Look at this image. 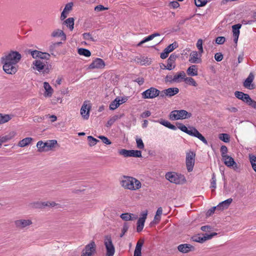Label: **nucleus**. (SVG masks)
<instances>
[{
	"label": "nucleus",
	"mask_w": 256,
	"mask_h": 256,
	"mask_svg": "<svg viewBox=\"0 0 256 256\" xmlns=\"http://www.w3.org/2000/svg\"><path fill=\"white\" fill-rule=\"evenodd\" d=\"M22 58V55L16 51H10L5 54L2 58L3 70L8 74H14L18 70V64Z\"/></svg>",
	"instance_id": "obj_1"
},
{
	"label": "nucleus",
	"mask_w": 256,
	"mask_h": 256,
	"mask_svg": "<svg viewBox=\"0 0 256 256\" xmlns=\"http://www.w3.org/2000/svg\"><path fill=\"white\" fill-rule=\"evenodd\" d=\"M30 54L35 59L32 62L31 68L40 72H48V60L50 58V54L47 52H42L36 50L30 51Z\"/></svg>",
	"instance_id": "obj_2"
},
{
	"label": "nucleus",
	"mask_w": 256,
	"mask_h": 256,
	"mask_svg": "<svg viewBox=\"0 0 256 256\" xmlns=\"http://www.w3.org/2000/svg\"><path fill=\"white\" fill-rule=\"evenodd\" d=\"M121 186L126 190L136 191L142 188L141 182L135 178L124 176L120 180Z\"/></svg>",
	"instance_id": "obj_3"
},
{
	"label": "nucleus",
	"mask_w": 256,
	"mask_h": 256,
	"mask_svg": "<svg viewBox=\"0 0 256 256\" xmlns=\"http://www.w3.org/2000/svg\"><path fill=\"white\" fill-rule=\"evenodd\" d=\"M165 178L170 182L176 184L182 185L186 182V178L184 174L175 172H167Z\"/></svg>",
	"instance_id": "obj_4"
},
{
	"label": "nucleus",
	"mask_w": 256,
	"mask_h": 256,
	"mask_svg": "<svg viewBox=\"0 0 256 256\" xmlns=\"http://www.w3.org/2000/svg\"><path fill=\"white\" fill-rule=\"evenodd\" d=\"M178 128L182 132H186L188 135L198 138L204 144H208V142L204 137L202 136V135L195 128L190 127L189 128H188L184 124H180L178 126Z\"/></svg>",
	"instance_id": "obj_5"
},
{
	"label": "nucleus",
	"mask_w": 256,
	"mask_h": 256,
	"mask_svg": "<svg viewBox=\"0 0 256 256\" xmlns=\"http://www.w3.org/2000/svg\"><path fill=\"white\" fill-rule=\"evenodd\" d=\"M33 224V221L32 218L22 217L14 221L15 227L20 230H27Z\"/></svg>",
	"instance_id": "obj_6"
},
{
	"label": "nucleus",
	"mask_w": 256,
	"mask_h": 256,
	"mask_svg": "<svg viewBox=\"0 0 256 256\" xmlns=\"http://www.w3.org/2000/svg\"><path fill=\"white\" fill-rule=\"evenodd\" d=\"M56 144L57 141L54 140H46L45 142L40 140L37 142L36 147L38 152H46L52 150Z\"/></svg>",
	"instance_id": "obj_7"
},
{
	"label": "nucleus",
	"mask_w": 256,
	"mask_h": 256,
	"mask_svg": "<svg viewBox=\"0 0 256 256\" xmlns=\"http://www.w3.org/2000/svg\"><path fill=\"white\" fill-rule=\"evenodd\" d=\"M192 114L184 110H174L170 112L169 118L171 120L186 119L190 118Z\"/></svg>",
	"instance_id": "obj_8"
},
{
	"label": "nucleus",
	"mask_w": 256,
	"mask_h": 256,
	"mask_svg": "<svg viewBox=\"0 0 256 256\" xmlns=\"http://www.w3.org/2000/svg\"><path fill=\"white\" fill-rule=\"evenodd\" d=\"M104 244L106 249V256H114L115 253V248L111 235L107 234L104 236Z\"/></svg>",
	"instance_id": "obj_9"
},
{
	"label": "nucleus",
	"mask_w": 256,
	"mask_h": 256,
	"mask_svg": "<svg viewBox=\"0 0 256 256\" xmlns=\"http://www.w3.org/2000/svg\"><path fill=\"white\" fill-rule=\"evenodd\" d=\"M196 154L192 150L186 152V164L188 172H192L195 163Z\"/></svg>",
	"instance_id": "obj_10"
},
{
	"label": "nucleus",
	"mask_w": 256,
	"mask_h": 256,
	"mask_svg": "<svg viewBox=\"0 0 256 256\" xmlns=\"http://www.w3.org/2000/svg\"><path fill=\"white\" fill-rule=\"evenodd\" d=\"M96 252V244L92 240L86 245L82 252L81 256H92Z\"/></svg>",
	"instance_id": "obj_11"
},
{
	"label": "nucleus",
	"mask_w": 256,
	"mask_h": 256,
	"mask_svg": "<svg viewBox=\"0 0 256 256\" xmlns=\"http://www.w3.org/2000/svg\"><path fill=\"white\" fill-rule=\"evenodd\" d=\"M160 90L158 89L151 87L142 92V98H154L158 96L160 94Z\"/></svg>",
	"instance_id": "obj_12"
},
{
	"label": "nucleus",
	"mask_w": 256,
	"mask_h": 256,
	"mask_svg": "<svg viewBox=\"0 0 256 256\" xmlns=\"http://www.w3.org/2000/svg\"><path fill=\"white\" fill-rule=\"evenodd\" d=\"M148 214L147 210L142 212L140 214V217L139 218L136 223V230L138 232H140L143 230Z\"/></svg>",
	"instance_id": "obj_13"
},
{
	"label": "nucleus",
	"mask_w": 256,
	"mask_h": 256,
	"mask_svg": "<svg viewBox=\"0 0 256 256\" xmlns=\"http://www.w3.org/2000/svg\"><path fill=\"white\" fill-rule=\"evenodd\" d=\"M90 108L91 106L88 102H84L82 104L80 110V113L84 120H87L88 119Z\"/></svg>",
	"instance_id": "obj_14"
},
{
	"label": "nucleus",
	"mask_w": 256,
	"mask_h": 256,
	"mask_svg": "<svg viewBox=\"0 0 256 256\" xmlns=\"http://www.w3.org/2000/svg\"><path fill=\"white\" fill-rule=\"evenodd\" d=\"M178 56L174 54H172L167 60L166 65L163 64L164 66V70H172L176 67V60Z\"/></svg>",
	"instance_id": "obj_15"
},
{
	"label": "nucleus",
	"mask_w": 256,
	"mask_h": 256,
	"mask_svg": "<svg viewBox=\"0 0 256 256\" xmlns=\"http://www.w3.org/2000/svg\"><path fill=\"white\" fill-rule=\"evenodd\" d=\"M105 66V62L102 58H96L90 64L88 68L90 69H102Z\"/></svg>",
	"instance_id": "obj_16"
},
{
	"label": "nucleus",
	"mask_w": 256,
	"mask_h": 256,
	"mask_svg": "<svg viewBox=\"0 0 256 256\" xmlns=\"http://www.w3.org/2000/svg\"><path fill=\"white\" fill-rule=\"evenodd\" d=\"M126 100V98L116 97L110 104V109L114 110L117 108L121 104L124 103Z\"/></svg>",
	"instance_id": "obj_17"
},
{
	"label": "nucleus",
	"mask_w": 256,
	"mask_h": 256,
	"mask_svg": "<svg viewBox=\"0 0 256 256\" xmlns=\"http://www.w3.org/2000/svg\"><path fill=\"white\" fill-rule=\"evenodd\" d=\"M202 54L196 51H192L190 55L189 62L193 64H198L202 62Z\"/></svg>",
	"instance_id": "obj_18"
},
{
	"label": "nucleus",
	"mask_w": 256,
	"mask_h": 256,
	"mask_svg": "<svg viewBox=\"0 0 256 256\" xmlns=\"http://www.w3.org/2000/svg\"><path fill=\"white\" fill-rule=\"evenodd\" d=\"M222 160L225 165L227 166H233L234 168H237V164L232 157L228 155L224 156V158H222Z\"/></svg>",
	"instance_id": "obj_19"
},
{
	"label": "nucleus",
	"mask_w": 256,
	"mask_h": 256,
	"mask_svg": "<svg viewBox=\"0 0 256 256\" xmlns=\"http://www.w3.org/2000/svg\"><path fill=\"white\" fill-rule=\"evenodd\" d=\"M34 205L36 208H44V207H51L53 208L56 206L58 204L54 201H46L43 202H34Z\"/></svg>",
	"instance_id": "obj_20"
},
{
	"label": "nucleus",
	"mask_w": 256,
	"mask_h": 256,
	"mask_svg": "<svg viewBox=\"0 0 256 256\" xmlns=\"http://www.w3.org/2000/svg\"><path fill=\"white\" fill-rule=\"evenodd\" d=\"M178 250L182 253H188L194 250V246L190 244H181L178 246Z\"/></svg>",
	"instance_id": "obj_21"
},
{
	"label": "nucleus",
	"mask_w": 256,
	"mask_h": 256,
	"mask_svg": "<svg viewBox=\"0 0 256 256\" xmlns=\"http://www.w3.org/2000/svg\"><path fill=\"white\" fill-rule=\"evenodd\" d=\"M254 79V76L251 72L248 75V77L246 78L245 81L244 82V86L245 88L249 89L252 90L254 88V84H252V82Z\"/></svg>",
	"instance_id": "obj_22"
},
{
	"label": "nucleus",
	"mask_w": 256,
	"mask_h": 256,
	"mask_svg": "<svg viewBox=\"0 0 256 256\" xmlns=\"http://www.w3.org/2000/svg\"><path fill=\"white\" fill-rule=\"evenodd\" d=\"M232 202V199L230 198L226 200L220 202L216 206L217 210H224L228 208Z\"/></svg>",
	"instance_id": "obj_23"
},
{
	"label": "nucleus",
	"mask_w": 256,
	"mask_h": 256,
	"mask_svg": "<svg viewBox=\"0 0 256 256\" xmlns=\"http://www.w3.org/2000/svg\"><path fill=\"white\" fill-rule=\"evenodd\" d=\"M44 88L45 90V92L44 94V96L48 98L51 97L54 92V90L52 86L48 82H44Z\"/></svg>",
	"instance_id": "obj_24"
},
{
	"label": "nucleus",
	"mask_w": 256,
	"mask_h": 256,
	"mask_svg": "<svg viewBox=\"0 0 256 256\" xmlns=\"http://www.w3.org/2000/svg\"><path fill=\"white\" fill-rule=\"evenodd\" d=\"M120 218L124 221L133 220L137 219L138 216L132 213H124L120 216Z\"/></svg>",
	"instance_id": "obj_25"
},
{
	"label": "nucleus",
	"mask_w": 256,
	"mask_h": 256,
	"mask_svg": "<svg viewBox=\"0 0 256 256\" xmlns=\"http://www.w3.org/2000/svg\"><path fill=\"white\" fill-rule=\"evenodd\" d=\"M179 92V90L177 88H170L164 90L162 92L166 96H172L176 94H177Z\"/></svg>",
	"instance_id": "obj_26"
},
{
	"label": "nucleus",
	"mask_w": 256,
	"mask_h": 256,
	"mask_svg": "<svg viewBox=\"0 0 256 256\" xmlns=\"http://www.w3.org/2000/svg\"><path fill=\"white\" fill-rule=\"evenodd\" d=\"M234 96L236 98L242 100L246 103L250 97L248 94H244L242 92L239 91H236L234 92Z\"/></svg>",
	"instance_id": "obj_27"
},
{
	"label": "nucleus",
	"mask_w": 256,
	"mask_h": 256,
	"mask_svg": "<svg viewBox=\"0 0 256 256\" xmlns=\"http://www.w3.org/2000/svg\"><path fill=\"white\" fill-rule=\"evenodd\" d=\"M51 36L52 38L61 37L63 40H66V34L62 30L59 29L54 30L51 34Z\"/></svg>",
	"instance_id": "obj_28"
},
{
	"label": "nucleus",
	"mask_w": 256,
	"mask_h": 256,
	"mask_svg": "<svg viewBox=\"0 0 256 256\" xmlns=\"http://www.w3.org/2000/svg\"><path fill=\"white\" fill-rule=\"evenodd\" d=\"M217 233L213 232L210 234H205L204 236L202 237H198V238L194 240V241L200 243H202L206 241V240L211 239L214 236H216Z\"/></svg>",
	"instance_id": "obj_29"
},
{
	"label": "nucleus",
	"mask_w": 256,
	"mask_h": 256,
	"mask_svg": "<svg viewBox=\"0 0 256 256\" xmlns=\"http://www.w3.org/2000/svg\"><path fill=\"white\" fill-rule=\"evenodd\" d=\"M154 122H158L160 123V124L171 129L172 130H176V128L175 126L172 124L170 122L168 121L163 120V119H160L158 120H154Z\"/></svg>",
	"instance_id": "obj_30"
},
{
	"label": "nucleus",
	"mask_w": 256,
	"mask_h": 256,
	"mask_svg": "<svg viewBox=\"0 0 256 256\" xmlns=\"http://www.w3.org/2000/svg\"><path fill=\"white\" fill-rule=\"evenodd\" d=\"M187 74L191 76H196L198 74V69L197 66L192 65L190 66L186 70Z\"/></svg>",
	"instance_id": "obj_31"
},
{
	"label": "nucleus",
	"mask_w": 256,
	"mask_h": 256,
	"mask_svg": "<svg viewBox=\"0 0 256 256\" xmlns=\"http://www.w3.org/2000/svg\"><path fill=\"white\" fill-rule=\"evenodd\" d=\"M144 244V240H139L138 242L135 250L134 252V256H141L142 253H141V250L142 246Z\"/></svg>",
	"instance_id": "obj_32"
},
{
	"label": "nucleus",
	"mask_w": 256,
	"mask_h": 256,
	"mask_svg": "<svg viewBox=\"0 0 256 256\" xmlns=\"http://www.w3.org/2000/svg\"><path fill=\"white\" fill-rule=\"evenodd\" d=\"M32 140L33 139L32 138L28 137L24 138L18 142V146L20 148H23L28 146V145L31 144Z\"/></svg>",
	"instance_id": "obj_33"
},
{
	"label": "nucleus",
	"mask_w": 256,
	"mask_h": 256,
	"mask_svg": "<svg viewBox=\"0 0 256 256\" xmlns=\"http://www.w3.org/2000/svg\"><path fill=\"white\" fill-rule=\"evenodd\" d=\"M13 117L12 114H2L0 113V124H5L10 121Z\"/></svg>",
	"instance_id": "obj_34"
},
{
	"label": "nucleus",
	"mask_w": 256,
	"mask_h": 256,
	"mask_svg": "<svg viewBox=\"0 0 256 256\" xmlns=\"http://www.w3.org/2000/svg\"><path fill=\"white\" fill-rule=\"evenodd\" d=\"M185 76V72L183 71H181L178 72L177 74L174 76L173 81L174 82H180L182 81V80H184Z\"/></svg>",
	"instance_id": "obj_35"
},
{
	"label": "nucleus",
	"mask_w": 256,
	"mask_h": 256,
	"mask_svg": "<svg viewBox=\"0 0 256 256\" xmlns=\"http://www.w3.org/2000/svg\"><path fill=\"white\" fill-rule=\"evenodd\" d=\"M160 36V34L159 33H158V32H156V33H154L152 34H150V36H148V37L144 38L143 40H142L141 42H140L138 44V46H140L142 44H143L148 42V41H150V40H152L154 38L156 37V36Z\"/></svg>",
	"instance_id": "obj_36"
},
{
	"label": "nucleus",
	"mask_w": 256,
	"mask_h": 256,
	"mask_svg": "<svg viewBox=\"0 0 256 256\" xmlns=\"http://www.w3.org/2000/svg\"><path fill=\"white\" fill-rule=\"evenodd\" d=\"M184 81L185 82L186 84L192 86H196L198 84L196 80L191 77H184Z\"/></svg>",
	"instance_id": "obj_37"
},
{
	"label": "nucleus",
	"mask_w": 256,
	"mask_h": 256,
	"mask_svg": "<svg viewBox=\"0 0 256 256\" xmlns=\"http://www.w3.org/2000/svg\"><path fill=\"white\" fill-rule=\"evenodd\" d=\"M64 23L68 27L70 30H72L74 29V19L72 18H70L66 19Z\"/></svg>",
	"instance_id": "obj_38"
},
{
	"label": "nucleus",
	"mask_w": 256,
	"mask_h": 256,
	"mask_svg": "<svg viewBox=\"0 0 256 256\" xmlns=\"http://www.w3.org/2000/svg\"><path fill=\"white\" fill-rule=\"evenodd\" d=\"M242 25L240 24H236L232 26L233 36H239L240 35V28Z\"/></svg>",
	"instance_id": "obj_39"
},
{
	"label": "nucleus",
	"mask_w": 256,
	"mask_h": 256,
	"mask_svg": "<svg viewBox=\"0 0 256 256\" xmlns=\"http://www.w3.org/2000/svg\"><path fill=\"white\" fill-rule=\"evenodd\" d=\"M78 54L80 55L84 56L86 57H89L91 55V52L89 50L82 48L78 50Z\"/></svg>",
	"instance_id": "obj_40"
},
{
	"label": "nucleus",
	"mask_w": 256,
	"mask_h": 256,
	"mask_svg": "<svg viewBox=\"0 0 256 256\" xmlns=\"http://www.w3.org/2000/svg\"><path fill=\"white\" fill-rule=\"evenodd\" d=\"M250 160L253 170L256 172V156L252 154L249 155Z\"/></svg>",
	"instance_id": "obj_41"
},
{
	"label": "nucleus",
	"mask_w": 256,
	"mask_h": 256,
	"mask_svg": "<svg viewBox=\"0 0 256 256\" xmlns=\"http://www.w3.org/2000/svg\"><path fill=\"white\" fill-rule=\"evenodd\" d=\"M178 47V43L176 42H174L172 44L168 45L166 48H164V50H166L170 54Z\"/></svg>",
	"instance_id": "obj_42"
},
{
	"label": "nucleus",
	"mask_w": 256,
	"mask_h": 256,
	"mask_svg": "<svg viewBox=\"0 0 256 256\" xmlns=\"http://www.w3.org/2000/svg\"><path fill=\"white\" fill-rule=\"evenodd\" d=\"M218 138L221 140L225 142H228L230 140V136L227 134H220Z\"/></svg>",
	"instance_id": "obj_43"
},
{
	"label": "nucleus",
	"mask_w": 256,
	"mask_h": 256,
	"mask_svg": "<svg viewBox=\"0 0 256 256\" xmlns=\"http://www.w3.org/2000/svg\"><path fill=\"white\" fill-rule=\"evenodd\" d=\"M88 142L89 145L90 146H95L97 144V142H99L98 140L94 138L92 136H88Z\"/></svg>",
	"instance_id": "obj_44"
},
{
	"label": "nucleus",
	"mask_w": 256,
	"mask_h": 256,
	"mask_svg": "<svg viewBox=\"0 0 256 256\" xmlns=\"http://www.w3.org/2000/svg\"><path fill=\"white\" fill-rule=\"evenodd\" d=\"M118 154L126 158L130 157V150L122 149L118 150Z\"/></svg>",
	"instance_id": "obj_45"
},
{
	"label": "nucleus",
	"mask_w": 256,
	"mask_h": 256,
	"mask_svg": "<svg viewBox=\"0 0 256 256\" xmlns=\"http://www.w3.org/2000/svg\"><path fill=\"white\" fill-rule=\"evenodd\" d=\"M119 118V116H113L111 117L110 120L108 121L106 124V126H110L112 124H114V122L118 120Z\"/></svg>",
	"instance_id": "obj_46"
},
{
	"label": "nucleus",
	"mask_w": 256,
	"mask_h": 256,
	"mask_svg": "<svg viewBox=\"0 0 256 256\" xmlns=\"http://www.w3.org/2000/svg\"><path fill=\"white\" fill-rule=\"evenodd\" d=\"M130 157L140 158L142 157V152L138 150H130Z\"/></svg>",
	"instance_id": "obj_47"
},
{
	"label": "nucleus",
	"mask_w": 256,
	"mask_h": 256,
	"mask_svg": "<svg viewBox=\"0 0 256 256\" xmlns=\"http://www.w3.org/2000/svg\"><path fill=\"white\" fill-rule=\"evenodd\" d=\"M202 39H198L196 42V47L198 50L200 54H202L204 52V50L202 48Z\"/></svg>",
	"instance_id": "obj_48"
},
{
	"label": "nucleus",
	"mask_w": 256,
	"mask_h": 256,
	"mask_svg": "<svg viewBox=\"0 0 256 256\" xmlns=\"http://www.w3.org/2000/svg\"><path fill=\"white\" fill-rule=\"evenodd\" d=\"M83 38L87 40H89L90 42H94V38L92 36V34L90 33H84L82 34Z\"/></svg>",
	"instance_id": "obj_49"
},
{
	"label": "nucleus",
	"mask_w": 256,
	"mask_h": 256,
	"mask_svg": "<svg viewBox=\"0 0 256 256\" xmlns=\"http://www.w3.org/2000/svg\"><path fill=\"white\" fill-rule=\"evenodd\" d=\"M136 146L139 149H144V144L142 140L140 138H136Z\"/></svg>",
	"instance_id": "obj_50"
},
{
	"label": "nucleus",
	"mask_w": 256,
	"mask_h": 256,
	"mask_svg": "<svg viewBox=\"0 0 256 256\" xmlns=\"http://www.w3.org/2000/svg\"><path fill=\"white\" fill-rule=\"evenodd\" d=\"M108 8L104 7V6H102V4L98 5L96 6H95L94 8V11H96V12H102V11H104L105 10H108Z\"/></svg>",
	"instance_id": "obj_51"
},
{
	"label": "nucleus",
	"mask_w": 256,
	"mask_h": 256,
	"mask_svg": "<svg viewBox=\"0 0 256 256\" xmlns=\"http://www.w3.org/2000/svg\"><path fill=\"white\" fill-rule=\"evenodd\" d=\"M196 5L198 7L203 6L207 3L206 0H194Z\"/></svg>",
	"instance_id": "obj_52"
},
{
	"label": "nucleus",
	"mask_w": 256,
	"mask_h": 256,
	"mask_svg": "<svg viewBox=\"0 0 256 256\" xmlns=\"http://www.w3.org/2000/svg\"><path fill=\"white\" fill-rule=\"evenodd\" d=\"M210 188H213L212 191L216 188V178L214 174L212 175V178L210 182Z\"/></svg>",
	"instance_id": "obj_53"
},
{
	"label": "nucleus",
	"mask_w": 256,
	"mask_h": 256,
	"mask_svg": "<svg viewBox=\"0 0 256 256\" xmlns=\"http://www.w3.org/2000/svg\"><path fill=\"white\" fill-rule=\"evenodd\" d=\"M249 106L256 109V101L252 100L250 97L246 102Z\"/></svg>",
	"instance_id": "obj_54"
},
{
	"label": "nucleus",
	"mask_w": 256,
	"mask_h": 256,
	"mask_svg": "<svg viewBox=\"0 0 256 256\" xmlns=\"http://www.w3.org/2000/svg\"><path fill=\"white\" fill-rule=\"evenodd\" d=\"M98 138H100L102 142L106 144H112V142L109 140L106 137L103 136H98Z\"/></svg>",
	"instance_id": "obj_55"
},
{
	"label": "nucleus",
	"mask_w": 256,
	"mask_h": 256,
	"mask_svg": "<svg viewBox=\"0 0 256 256\" xmlns=\"http://www.w3.org/2000/svg\"><path fill=\"white\" fill-rule=\"evenodd\" d=\"M226 40V38L224 36H218L216 40V42L218 44H223Z\"/></svg>",
	"instance_id": "obj_56"
},
{
	"label": "nucleus",
	"mask_w": 256,
	"mask_h": 256,
	"mask_svg": "<svg viewBox=\"0 0 256 256\" xmlns=\"http://www.w3.org/2000/svg\"><path fill=\"white\" fill-rule=\"evenodd\" d=\"M228 152V148L226 146H222L220 148V152L222 154V158H224V156H227L226 154Z\"/></svg>",
	"instance_id": "obj_57"
},
{
	"label": "nucleus",
	"mask_w": 256,
	"mask_h": 256,
	"mask_svg": "<svg viewBox=\"0 0 256 256\" xmlns=\"http://www.w3.org/2000/svg\"><path fill=\"white\" fill-rule=\"evenodd\" d=\"M72 3L71 2L66 4V6H65L64 11L66 12V14H68V12L70 11V10L72 8Z\"/></svg>",
	"instance_id": "obj_58"
},
{
	"label": "nucleus",
	"mask_w": 256,
	"mask_h": 256,
	"mask_svg": "<svg viewBox=\"0 0 256 256\" xmlns=\"http://www.w3.org/2000/svg\"><path fill=\"white\" fill-rule=\"evenodd\" d=\"M214 58L217 62H220L223 58V55L220 53H216L214 55Z\"/></svg>",
	"instance_id": "obj_59"
},
{
	"label": "nucleus",
	"mask_w": 256,
	"mask_h": 256,
	"mask_svg": "<svg viewBox=\"0 0 256 256\" xmlns=\"http://www.w3.org/2000/svg\"><path fill=\"white\" fill-rule=\"evenodd\" d=\"M160 218H161V216H158L156 214L154 216V219L153 221L152 222H151L150 224L152 225V224H158L160 222Z\"/></svg>",
	"instance_id": "obj_60"
},
{
	"label": "nucleus",
	"mask_w": 256,
	"mask_h": 256,
	"mask_svg": "<svg viewBox=\"0 0 256 256\" xmlns=\"http://www.w3.org/2000/svg\"><path fill=\"white\" fill-rule=\"evenodd\" d=\"M128 228V226L126 224H124L122 227V234H120V237L122 238L124 236L125 233L127 232Z\"/></svg>",
	"instance_id": "obj_61"
},
{
	"label": "nucleus",
	"mask_w": 256,
	"mask_h": 256,
	"mask_svg": "<svg viewBox=\"0 0 256 256\" xmlns=\"http://www.w3.org/2000/svg\"><path fill=\"white\" fill-rule=\"evenodd\" d=\"M61 44L60 42H55V43H52V44L50 46V47H49V48H50V51L51 52H52L54 51V48H56V47L58 45H60V44Z\"/></svg>",
	"instance_id": "obj_62"
},
{
	"label": "nucleus",
	"mask_w": 256,
	"mask_h": 256,
	"mask_svg": "<svg viewBox=\"0 0 256 256\" xmlns=\"http://www.w3.org/2000/svg\"><path fill=\"white\" fill-rule=\"evenodd\" d=\"M174 80V76L172 75H167L165 78V81L166 82H170V83L174 82L173 81Z\"/></svg>",
	"instance_id": "obj_63"
},
{
	"label": "nucleus",
	"mask_w": 256,
	"mask_h": 256,
	"mask_svg": "<svg viewBox=\"0 0 256 256\" xmlns=\"http://www.w3.org/2000/svg\"><path fill=\"white\" fill-rule=\"evenodd\" d=\"M151 114V112L149 110H146V112H143L140 114V117L142 118H146L150 116Z\"/></svg>",
	"instance_id": "obj_64"
}]
</instances>
